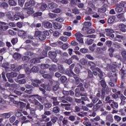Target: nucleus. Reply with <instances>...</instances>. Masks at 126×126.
Returning <instances> with one entry per match:
<instances>
[{
    "label": "nucleus",
    "mask_w": 126,
    "mask_h": 126,
    "mask_svg": "<svg viewBox=\"0 0 126 126\" xmlns=\"http://www.w3.org/2000/svg\"><path fill=\"white\" fill-rule=\"evenodd\" d=\"M17 75H18V73L15 72H11L10 73H7L6 74L7 78H8V81L10 83H13L14 81L12 78H15V77H17Z\"/></svg>",
    "instance_id": "nucleus-1"
},
{
    "label": "nucleus",
    "mask_w": 126,
    "mask_h": 126,
    "mask_svg": "<svg viewBox=\"0 0 126 126\" xmlns=\"http://www.w3.org/2000/svg\"><path fill=\"white\" fill-rule=\"evenodd\" d=\"M34 36L38 37V39L40 40V41H44L46 40V38H47V36L45 35L44 32H42L40 31H36L35 32Z\"/></svg>",
    "instance_id": "nucleus-2"
},
{
    "label": "nucleus",
    "mask_w": 126,
    "mask_h": 126,
    "mask_svg": "<svg viewBox=\"0 0 126 126\" xmlns=\"http://www.w3.org/2000/svg\"><path fill=\"white\" fill-rule=\"evenodd\" d=\"M88 64L91 66L90 68L92 69V70H94L95 69L96 71H98V72L100 73V75H103V72H102V70L101 69L99 68V67H96V64L95 63L93 62H89Z\"/></svg>",
    "instance_id": "nucleus-3"
},
{
    "label": "nucleus",
    "mask_w": 126,
    "mask_h": 126,
    "mask_svg": "<svg viewBox=\"0 0 126 126\" xmlns=\"http://www.w3.org/2000/svg\"><path fill=\"white\" fill-rule=\"evenodd\" d=\"M123 7L126 8V3L125 2H121L115 8V11L117 12H122L124 9Z\"/></svg>",
    "instance_id": "nucleus-4"
},
{
    "label": "nucleus",
    "mask_w": 126,
    "mask_h": 126,
    "mask_svg": "<svg viewBox=\"0 0 126 126\" xmlns=\"http://www.w3.org/2000/svg\"><path fill=\"white\" fill-rule=\"evenodd\" d=\"M36 8L40 11H44V10H46V9L48 8V5L44 3H38L36 4Z\"/></svg>",
    "instance_id": "nucleus-5"
},
{
    "label": "nucleus",
    "mask_w": 126,
    "mask_h": 126,
    "mask_svg": "<svg viewBox=\"0 0 126 126\" xmlns=\"http://www.w3.org/2000/svg\"><path fill=\"white\" fill-rule=\"evenodd\" d=\"M75 36H76V39L79 43L81 44H83V39L82 37H83V35L81 34V33L78 32L75 34Z\"/></svg>",
    "instance_id": "nucleus-6"
},
{
    "label": "nucleus",
    "mask_w": 126,
    "mask_h": 126,
    "mask_svg": "<svg viewBox=\"0 0 126 126\" xmlns=\"http://www.w3.org/2000/svg\"><path fill=\"white\" fill-rule=\"evenodd\" d=\"M94 105L95 106H94L93 110L97 111L98 109H100V108L103 106V102L101 100L98 99L97 103H96V104H95Z\"/></svg>",
    "instance_id": "nucleus-7"
},
{
    "label": "nucleus",
    "mask_w": 126,
    "mask_h": 126,
    "mask_svg": "<svg viewBox=\"0 0 126 126\" xmlns=\"http://www.w3.org/2000/svg\"><path fill=\"white\" fill-rule=\"evenodd\" d=\"M6 23L0 21V30L6 31L8 29V26H6Z\"/></svg>",
    "instance_id": "nucleus-8"
},
{
    "label": "nucleus",
    "mask_w": 126,
    "mask_h": 126,
    "mask_svg": "<svg viewBox=\"0 0 126 126\" xmlns=\"http://www.w3.org/2000/svg\"><path fill=\"white\" fill-rule=\"evenodd\" d=\"M31 97H36V99H38V100H39L41 103H45V101H48V100H47V98H45V97H43L40 95H39L38 94H33L31 96Z\"/></svg>",
    "instance_id": "nucleus-9"
},
{
    "label": "nucleus",
    "mask_w": 126,
    "mask_h": 126,
    "mask_svg": "<svg viewBox=\"0 0 126 126\" xmlns=\"http://www.w3.org/2000/svg\"><path fill=\"white\" fill-rule=\"evenodd\" d=\"M61 106L62 108H64V110L66 111H69L71 108V104L68 103H61Z\"/></svg>",
    "instance_id": "nucleus-10"
},
{
    "label": "nucleus",
    "mask_w": 126,
    "mask_h": 126,
    "mask_svg": "<svg viewBox=\"0 0 126 126\" xmlns=\"http://www.w3.org/2000/svg\"><path fill=\"white\" fill-rule=\"evenodd\" d=\"M24 68L25 69V71L27 74H30L31 72H32V70L31 69L29 68V65L28 64H24Z\"/></svg>",
    "instance_id": "nucleus-11"
},
{
    "label": "nucleus",
    "mask_w": 126,
    "mask_h": 126,
    "mask_svg": "<svg viewBox=\"0 0 126 126\" xmlns=\"http://www.w3.org/2000/svg\"><path fill=\"white\" fill-rule=\"evenodd\" d=\"M33 81V82L32 83V85L35 87H39V84L42 83V80L34 79Z\"/></svg>",
    "instance_id": "nucleus-12"
},
{
    "label": "nucleus",
    "mask_w": 126,
    "mask_h": 126,
    "mask_svg": "<svg viewBox=\"0 0 126 126\" xmlns=\"http://www.w3.org/2000/svg\"><path fill=\"white\" fill-rule=\"evenodd\" d=\"M48 56L50 59H56L57 57V52L56 51H49Z\"/></svg>",
    "instance_id": "nucleus-13"
},
{
    "label": "nucleus",
    "mask_w": 126,
    "mask_h": 126,
    "mask_svg": "<svg viewBox=\"0 0 126 126\" xmlns=\"http://www.w3.org/2000/svg\"><path fill=\"white\" fill-rule=\"evenodd\" d=\"M110 104L111 108L113 109H118L119 108V104H118V102H116L114 100H112Z\"/></svg>",
    "instance_id": "nucleus-14"
},
{
    "label": "nucleus",
    "mask_w": 126,
    "mask_h": 126,
    "mask_svg": "<svg viewBox=\"0 0 126 126\" xmlns=\"http://www.w3.org/2000/svg\"><path fill=\"white\" fill-rule=\"evenodd\" d=\"M19 18H21V19H24V15L19 13L14 16V20H18Z\"/></svg>",
    "instance_id": "nucleus-15"
},
{
    "label": "nucleus",
    "mask_w": 126,
    "mask_h": 126,
    "mask_svg": "<svg viewBox=\"0 0 126 126\" xmlns=\"http://www.w3.org/2000/svg\"><path fill=\"white\" fill-rule=\"evenodd\" d=\"M90 98L91 99L93 104H96L99 101V98L96 96H93V95H90Z\"/></svg>",
    "instance_id": "nucleus-16"
},
{
    "label": "nucleus",
    "mask_w": 126,
    "mask_h": 126,
    "mask_svg": "<svg viewBox=\"0 0 126 126\" xmlns=\"http://www.w3.org/2000/svg\"><path fill=\"white\" fill-rule=\"evenodd\" d=\"M119 27L120 31L122 32H126V26L124 24H121L119 25Z\"/></svg>",
    "instance_id": "nucleus-17"
},
{
    "label": "nucleus",
    "mask_w": 126,
    "mask_h": 126,
    "mask_svg": "<svg viewBox=\"0 0 126 126\" xmlns=\"http://www.w3.org/2000/svg\"><path fill=\"white\" fill-rule=\"evenodd\" d=\"M48 7L50 9L58 7V4L55 2H51L48 4Z\"/></svg>",
    "instance_id": "nucleus-18"
},
{
    "label": "nucleus",
    "mask_w": 126,
    "mask_h": 126,
    "mask_svg": "<svg viewBox=\"0 0 126 126\" xmlns=\"http://www.w3.org/2000/svg\"><path fill=\"white\" fill-rule=\"evenodd\" d=\"M20 121H24L22 122V124H27V123H30V120H27V118L25 116H23V117L20 118Z\"/></svg>",
    "instance_id": "nucleus-19"
},
{
    "label": "nucleus",
    "mask_w": 126,
    "mask_h": 126,
    "mask_svg": "<svg viewBox=\"0 0 126 126\" xmlns=\"http://www.w3.org/2000/svg\"><path fill=\"white\" fill-rule=\"evenodd\" d=\"M115 19H116V16H111L108 19L107 22H108L110 24H112V23H113L114 21H115Z\"/></svg>",
    "instance_id": "nucleus-20"
},
{
    "label": "nucleus",
    "mask_w": 126,
    "mask_h": 126,
    "mask_svg": "<svg viewBox=\"0 0 126 126\" xmlns=\"http://www.w3.org/2000/svg\"><path fill=\"white\" fill-rule=\"evenodd\" d=\"M100 83L101 87L103 88L102 89H106V88H107V83H106L105 80H101L100 81Z\"/></svg>",
    "instance_id": "nucleus-21"
},
{
    "label": "nucleus",
    "mask_w": 126,
    "mask_h": 126,
    "mask_svg": "<svg viewBox=\"0 0 126 126\" xmlns=\"http://www.w3.org/2000/svg\"><path fill=\"white\" fill-rule=\"evenodd\" d=\"M63 62L64 63H67V64L70 65L71 63H72V59L71 58H69V59H66L64 58H63Z\"/></svg>",
    "instance_id": "nucleus-22"
},
{
    "label": "nucleus",
    "mask_w": 126,
    "mask_h": 126,
    "mask_svg": "<svg viewBox=\"0 0 126 126\" xmlns=\"http://www.w3.org/2000/svg\"><path fill=\"white\" fill-rule=\"evenodd\" d=\"M59 100H60L62 103H63V104H67L68 103L67 100L65 99V96L59 97Z\"/></svg>",
    "instance_id": "nucleus-23"
},
{
    "label": "nucleus",
    "mask_w": 126,
    "mask_h": 126,
    "mask_svg": "<svg viewBox=\"0 0 126 126\" xmlns=\"http://www.w3.org/2000/svg\"><path fill=\"white\" fill-rule=\"evenodd\" d=\"M13 58L15 60H20V59H21V55L18 53H15L14 54Z\"/></svg>",
    "instance_id": "nucleus-24"
},
{
    "label": "nucleus",
    "mask_w": 126,
    "mask_h": 126,
    "mask_svg": "<svg viewBox=\"0 0 126 126\" xmlns=\"http://www.w3.org/2000/svg\"><path fill=\"white\" fill-rule=\"evenodd\" d=\"M117 18L120 19L121 20H122V21H126V19H125V15L123 13L119 14L117 15Z\"/></svg>",
    "instance_id": "nucleus-25"
},
{
    "label": "nucleus",
    "mask_w": 126,
    "mask_h": 126,
    "mask_svg": "<svg viewBox=\"0 0 126 126\" xmlns=\"http://www.w3.org/2000/svg\"><path fill=\"white\" fill-rule=\"evenodd\" d=\"M18 35L19 36H21L22 37H27V34L24 31H19L18 32Z\"/></svg>",
    "instance_id": "nucleus-26"
},
{
    "label": "nucleus",
    "mask_w": 126,
    "mask_h": 126,
    "mask_svg": "<svg viewBox=\"0 0 126 126\" xmlns=\"http://www.w3.org/2000/svg\"><path fill=\"white\" fill-rule=\"evenodd\" d=\"M106 121H109L110 123H113L114 122V119L112 115L108 114L106 117Z\"/></svg>",
    "instance_id": "nucleus-27"
},
{
    "label": "nucleus",
    "mask_w": 126,
    "mask_h": 126,
    "mask_svg": "<svg viewBox=\"0 0 126 126\" xmlns=\"http://www.w3.org/2000/svg\"><path fill=\"white\" fill-rule=\"evenodd\" d=\"M44 27L45 28H48L50 29L53 27V25H52V23L47 22L44 24Z\"/></svg>",
    "instance_id": "nucleus-28"
},
{
    "label": "nucleus",
    "mask_w": 126,
    "mask_h": 126,
    "mask_svg": "<svg viewBox=\"0 0 126 126\" xmlns=\"http://www.w3.org/2000/svg\"><path fill=\"white\" fill-rule=\"evenodd\" d=\"M58 69L61 73H63L64 72V68L63 65H59Z\"/></svg>",
    "instance_id": "nucleus-29"
},
{
    "label": "nucleus",
    "mask_w": 126,
    "mask_h": 126,
    "mask_svg": "<svg viewBox=\"0 0 126 126\" xmlns=\"http://www.w3.org/2000/svg\"><path fill=\"white\" fill-rule=\"evenodd\" d=\"M8 2L11 6H15L17 4V3L14 0H9Z\"/></svg>",
    "instance_id": "nucleus-30"
},
{
    "label": "nucleus",
    "mask_w": 126,
    "mask_h": 126,
    "mask_svg": "<svg viewBox=\"0 0 126 126\" xmlns=\"http://www.w3.org/2000/svg\"><path fill=\"white\" fill-rule=\"evenodd\" d=\"M16 82L17 83H19V84H25L26 83V80L25 79H21L17 81L16 79H15Z\"/></svg>",
    "instance_id": "nucleus-31"
},
{
    "label": "nucleus",
    "mask_w": 126,
    "mask_h": 126,
    "mask_svg": "<svg viewBox=\"0 0 126 126\" xmlns=\"http://www.w3.org/2000/svg\"><path fill=\"white\" fill-rule=\"evenodd\" d=\"M49 70L50 71H57V65H52V66L49 68Z\"/></svg>",
    "instance_id": "nucleus-32"
},
{
    "label": "nucleus",
    "mask_w": 126,
    "mask_h": 126,
    "mask_svg": "<svg viewBox=\"0 0 126 126\" xmlns=\"http://www.w3.org/2000/svg\"><path fill=\"white\" fill-rule=\"evenodd\" d=\"M101 93V98L104 99V98H105V95H106V90L105 89H102Z\"/></svg>",
    "instance_id": "nucleus-33"
},
{
    "label": "nucleus",
    "mask_w": 126,
    "mask_h": 126,
    "mask_svg": "<svg viewBox=\"0 0 126 126\" xmlns=\"http://www.w3.org/2000/svg\"><path fill=\"white\" fill-rule=\"evenodd\" d=\"M60 80L62 83H65L67 80V78H66L65 76H62L61 77Z\"/></svg>",
    "instance_id": "nucleus-34"
},
{
    "label": "nucleus",
    "mask_w": 126,
    "mask_h": 126,
    "mask_svg": "<svg viewBox=\"0 0 126 126\" xmlns=\"http://www.w3.org/2000/svg\"><path fill=\"white\" fill-rule=\"evenodd\" d=\"M15 116L16 117H17V118H19L20 117H22L23 116V114H22V112L20 110H18L15 113Z\"/></svg>",
    "instance_id": "nucleus-35"
},
{
    "label": "nucleus",
    "mask_w": 126,
    "mask_h": 126,
    "mask_svg": "<svg viewBox=\"0 0 126 126\" xmlns=\"http://www.w3.org/2000/svg\"><path fill=\"white\" fill-rule=\"evenodd\" d=\"M60 109L59 107H55L53 108V112L55 113V114H57L58 113H60Z\"/></svg>",
    "instance_id": "nucleus-36"
},
{
    "label": "nucleus",
    "mask_w": 126,
    "mask_h": 126,
    "mask_svg": "<svg viewBox=\"0 0 126 126\" xmlns=\"http://www.w3.org/2000/svg\"><path fill=\"white\" fill-rule=\"evenodd\" d=\"M114 118L115 121H116V122H117L118 123H119V122H121V121H122V117H121L120 116H119L118 115L114 116Z\"/></svg>",
    "instance_id": "nucleus-37"
},
{
    "label": "nucleus",
    "mask_w": 126,
    "mask_h": 126,
    "mask_svg": "<svg viewBox=\"0 0 126 126\" xmlns=\"http://www.w3.org/2000/svg\"><path fill=\"white\" fill-rule=\"evenodd\" d=\"M40 58H34L32 59L31 60V63H40Z\"/></svg>",
    "instance_id": "nucleus-38"
},
{
    "label": "nucleus",
    "mask_w": 126,
    "mask_h": 126,
    "mask_svg": "<svg viewBox=\"0 0 126 126\" xmlns=\"http://www.w3.org/2000/svg\"><path fill=\"white\" fill-rule=\"evenodd\" d=\"M66 74L68 75V76H72L73 75H74V73L73 71H72V70L69 69L68 70V71L66 72Z\"/></svg>",
    "instance_id": "nucleus-39"
},
{
    "label": "nucleus",
    "mask_w": 126,
    "mask_h": 126,
    "mask_svg": "<svg viewBox=\"0 0 126 126\" xmlns=\"http://www.w3.org/2000/svg\"><path fill=\"white\" fill-rule=\"evenodd\" d=\"M54 27L55 29H61V28H62V26H61V24H60L58 23H54Z\"/></svg>",
    "instance_id": "nucleus-40"
},
{
    "label": "nucleus",
    "mask_w": 126,
    "mask_h": 126,
    "mask_svg": "<svg viewBox=\"0 0 126 126\" xmlns=\"http://www.w3.org/2000/svg\"><path fill=\"white\" fill-rule=\"evenodd\" d=\"M88 77L92 78L93 77V72L90 69H88Z\"/></svg>",
    "instance_id": "nucleus-41"
},
{
    "label": "nucleus",
    "mask_w": 126,
    "mask_h": 126,
    "mask_svg": "<svg viewBox=\"0 0 126 126\" xmlns=\"http://www.w3.org/2000/svg\"><path fill=\"white\" fill-rule=\"evenodd\" d=\"M32 103V104H34V105H35V106L40 105L41 104V103H40V102H39V101H38V100L36 99H33Z\"/></svg>",
    "instance_id": "nucleus-42"
},
{
    "label": "nucleus",
    "mask_w": 126,
    "mask_h": 126,
    "mask_svg": "<svg viewBox=\"0 0 126 126\" xmlns=\"http://www.w3.org/2000/svg\"><path fill=\"white\" fill-rule=\"evenodd\" d=\"M112 101L113 100L111 99V97H110V96H107L105 97V102H106V103H109V104H111Z\"/></svg>",
    "instance_id": "nucleus-43"
},
{
    "label": "nucleus",
    "mask_w": 126,
    "mask_h": 126,
    "mask_svg": "<svg viewBox=\"0 0 126 126\" xmlns=\"http://www.w3.org/2000/svg\"><path fill=\"white\" fill-rule=\"evenodd\" d=\"M65 99L69 103H72V102H73V98L70 96H66Z\"/></svg>",
    "instance_id": "nucleus-44"
},
{
    "label": "nucleus",
    "mask_w": 126,
    "mask_h": 126,
    "mask_svg": "<svg viewBox=\"0 0 126 126\" xmlns=\"http://www.w3.org/2000/svg\"><path fill=\"white\" fill-rule=\"evenodd\" d=\"M45 108L47 109H50V108H52L53 105L51 103H45L44 104Z\"/></svg>",
    "instance_id": "nucleus-45"
},
{
    "label": "nucleus",
    "mask_w": 126,
    "mask_h": 126,
    "mask_svg": "<svg viewBox=\"0 0 126 126\" xmlns=\"http://www.w3.org/2000/svg\"><path fill=\"white\" fill-rule=\"evenodd\" d=\"M35 12V11H34V8H30L29 9V10L27 11V13L28 14H33Z\"/></svg>",
    "instance_id": "nucleus-46"
},
{
    "label": "nucleus",
    "mask_w": 126,
    "mask_h": 126,
    "mask_svg": "<svg viewBox=\"0 0 126 126\" xmlns=\"http://www.w3.org/2000/svg\"><path fill=\"white\" fill-rule=\"evenodd\" d=\"M80 52L82 54H86L89 52L87 48H82L80 50Z\"/></svg>",
    "instance_id": "nucleus-47"
},
{
    "label": "nucleus",
    "mask_w": 126,
    "mask_h": 126,
    "mask_svg": "<svg viewBox=\"0 0 126 126\" xmlns=\"http://www.w3.org/2000/svg\"><path fill=\"white\" fill-rule=\"evenodd\" d=\"M22 61L23 62H28L30 60V57L29 56H24L22 58Z\"/></svg>",
    "instance_id": "nucleus-48"
},
{
    "label": "nucleus",
    "mask_w": 126,
    "mask_h": 126,
    "mask_svg": "<svg viewBox=\"0 0 126 126\" xmlns=\"http://www.w3.org/2000/svg\"><path fill=\"white\" fill-rule=\"evenodd\" d=\"M32 72H38L39 71V68L37 66H34L32 68Z\"/></svg>",
    "instance_id": "nucleus-49"
},
{
    "label": "nucleus",
    "mask_w": 126,
    "mask_h": 126,
    "mask_svg": "<svg viewBox=\"0 0 126 126\" xmlns=\"http://www.w3.org/2000/svg\"><path fill=\"white\" fill-rule=\"evenodd\" d=\"M3 67L5 68V71L8 73H10V72H11L12 69L9 67L4 66V65H3Z\"/></svg>",
    "instance_id": "nucleus-50"
},
{
    "label": "nucleus",
    "mask_w": 126,
    "mask_h": 126,
    "mask_svg": "<svg viewBox=\"0 0 126 126\" xmlns=\"http://www.w3.org/2000/svg\"><path fill=\"white\" fill-rule=\"evenodd\" d=\"M86 57L87 59H88V60H90L91 61H94V57L90 54L86 55Z\"/></svg>",
    "instance_id": "nucleus-51"
},
{
    "label": "nucleus",
    "mask_w": 126,
    "mask_h": 126,
    "mask_svg": "<svg viewBox=\"0 0 126 126\" xmlns=\"http://www.w3.org/2000/svg\"><path fill=\"white\" fill-rule=\"evenodd\" d=\"M93 41H94V40L91 39H88L86 41L87 45H92V44H93Z\"/></svg>",
    "instance_id": "nucleus-52"
},
{
    "label": "nucleus",
    "mask_w": 126,
    "mask_h": 126,
    "mask_svg": "<svg viewBox=\"0 0 126 126\" xmlns=\"http://www.w3.org/2000/svg\"><path fill=\"white\" fill-rule=\"evenodd\" d=\"M6 16L8 18V19H9V20H13V17L11 15V14L10 13H8L6 14Z\"/></svg>",
    "instance_id": "nucleus-53"
},
{
    "label": "nucleus",
    "mask_w": 126,
    "mask_h": 126,
    "mask_svg": "<svg viewBox=\"0 0 126 126\" xmlns=\"http://www.w3.org/2000/svg\"><path fill=\"white\" fill-rule=\"evenodd\" d=\"M18 4L20 5V6H23L25 2V0H18Z\"/></svg>",
    "instance_id": "nucleus-54"
},
{
    "label": "nucleus",
    "mask_w": 126,
    "mask_h": 126,
    "mask_svg": "<svg viewBox=\"0 0 126 126\" xmlns=\"http://www.w3.org/2000/svg\"><path fill=\"white\" fill-rule=\"evenodd\" d=\"M59 88H60V86H59V84H56L52 87V90L53 91H57Z\"/></svg>",
    "instance_id": "nucleus-55"
},
{
    "label": "nucleus",
    "mask_w": 126,
    "mask_h": 126,
    "mask_svg": "<svg viewBox=\"0 0 126 126\" xmlns=\"http://www.w3.org/2000/svg\"><path fill=\"white\" fill-rule=\"evenodd\" d=\"M106 7H105L98 9V12H101L103 13H104V12H106Z\"/></svg>",
    "instance_id": "nucleus-56"
},
{
    "label": "nucleus",
    "mask_w": 126,
    "mask_h": 126,
    "mask_svg": "<svg viewBox=\"0 0 126 126\" xmlns=\"http://www.w3.org/2000/svg\"><path fill=\"white\" fill-rule=\"evenodd\" d=\"M105 45L109 48L112 47V41L110 40H107L105 42Z\"/></svg>",
    "instance_id": "nucleus-57"
},
{
    "label": "nucleus",
    "mask_w": 126,
    "mask_h": 126,
    "mask_svg": "<svg viewBox=\"0 0 126 126\" xmlns=\"http://www.w3.org/2000/svg\"><path fill=\"white\" fill-rule=\"evenodd\" d=\"M62 49H63V50H66V49H67L68 48V44L67 43H65L63 44L62 47H61Z\"/></svg>",
    "instance_id": "nucleus-58"
},
{
    "label": "nucleus",
    "mask_w": 126,
    "mask_h": 126,
    "mask_svg": "<svg viewBox=\"0 0 126 126\" xmlns=\"http://www.w3.org/2000/svg\"><path fill=\"white\" fill-rule=\"evenodd\" d=\"M42 77H43V78H47V79H49L52 78V76L48 74H44L42 75Z\"/></svg>",
    "instance_id": "nucleus-59"
},
{
    "label": "nucleus",
    "mask_w": 126,
    "mask_h": 126,
    "mask_svg": "<svg viewBox=\"0 0 126 126\" xmlns=\"http://www.w3.org/2000/svg\"><path fill=\"white\" fill-rule=\"evenodd\" d=\"M49 15L50 18H57L58 17V15L52 13H49Z\"/></svg>",
    "instance_id": "nucleus-60"
},
{
    "label": "nucleus",
    "mask_w": 126,
    "mask_h": 126,
    "mask_svg": "<svg viewBox=\"0 0 126 126\" xmlns=\"http://www.w3.org/2000/svg\"><path fill=\"white\" fill-rule=\"evenodd\" d=\"M42 12H37L33 14V16H34V17H38V16H42Z\"/></svg>",
    "instance_id": "nucleus-61"
},
{
    "label": "nucleus",
    "mask_w": 126,
    "mask_h": 126,
    "mask_svg": "<svg viewBox=\"0 0 126 126\" xmlns=\"http://www.w3.org/2000/svg\"><path fill=\"white\" fill-rule=\"evenodd\" d=\"M86 106L89 109H92V108H93V109L94 108V106H95V105H94V103H91L87 104Z\"/></svg>",
    "instance_id": "nucleus-62"
},
{
    "label": "nucleus",
    "mask_w": 126,
    "mask_h": 126,
    "mask_svg": "<svg viewBox=\"0 0 126 126\" xmlns=\"http://www.w3.org/2000/svg\"><path fill=\"white\" fill-rule=\"evenodd\" d=\"M1 7L3 8L6 9V8H7V7H8V4H7V3H6L5 2H3L1 3Z\"/></svg>",
    "instance_id": "nucleus-63"
},
{
    "label": "nucleus",
    "mask_w": 126,
    "mask_h": 126,
    "mask_svg": "<svg viewBox=\"0 0 126 126\" xmlns=\"http://www.w3.org/2000/svg\"><path fill=\"white\" fill-rule=\"evenodd\" d=\"M121 55H122L123 59H125L126 61V51H122L121 52Z\"/></svg>",
    "instance_id": "nucleus-64"
}]
</instances>
